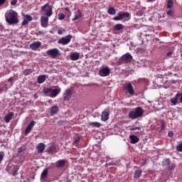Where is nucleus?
<instances>
[{"label": "nucleus", "mask_w": 182, "mask_h": 182, "mask_svg": "<svg viewBox=\"0 0 182 182\" xmlns=\"http://www.w3.org/2000/svg\"><path fill=\"white\" fill-rule=\"evenodd\" d=\"M6 22L9 25H15L19 23L18 19V13L14 10H8L5 14Z\"/></svg>", "instance_id": "f257e3e1"}, {"label": "nucleus", "mask_w": 182, "mask_h": 182, "mask_svg": "<svg viewBox=\"0 0 182 182\" xmlns=\"http://www.w3.org/2000/svg\"><path fill=\"white\" fill-rule=\"evenodd\" d=\"M117 16L113 18L114 21H122V19H124L125 18H129V16H130V14L127 12H119L117 14Z\"/></svg>", "instance_id": "0eeeda50"}, {"label": "nucleus", "mask_w": 182, "mask_h": 182, "mask_svg": "<svg viewBox=\"0 0 182 182\" xmlns=\"http://www.w3.org/2000/svg\"><path fill=\"white\" fill-rule=\"evenodd\" d=\"M6 1V0H0V6H1V5H4V4H5Z\"/></svg>", "instance_id": "de8ad7c7"}, {"label": "nucleus", "mask_w": 182, "mask_h": 182, "mask_svg": "<svg viewBox=\"0 0 182 182\" xmlns=\"http://www.w3.org/2000/svg\"><path fill=\"white\" fill-rule=\"evenodd\" d=\"M148 1V2H154V1H156V0H147Z\"/></svg>", "instance_id": "3c124183"}, {"label": "nucleus", "mask_w": 182, "mask_h": 182, "mask_svg": "<svg viewBox=\"0 0 182 182\" xmlns=\"http://www.w3.org/2000/svg\"><path fill=\"white\" fill-rule=\"evenodd\" d=\"M17 3H18V0H11V5L12 6L16 5Z\"/></svg>", "instance_id": "37998d69"}, {"label": "nucleus", "mask_w": 182, "mask_h": 182, "mask_svg": "<svg viewBox=\"0 0 182 182\" xmlns=\"http://www.w3.org/2000/svg\"><path fill=\"white\" fill-rule=\"evenodd\" d=\"M145 165H146V162H144V163H143V164H141V166H145Z\"/></svg>", "instance_id": "864d4df0"}, {"label": "nucleus", "mask_w": 182, "mask_h": 182, "mask_svg": "<svg viewBox=\"0 0 182 182\" xmlns=\"http://www.w3.org/2000/svg\"><path fill=\"white\" fill-rule=\"evenodd\" d=\"M77 14H75L74 18L72 19L73 22H75V21H77L79 18H82V12L80 11V10H77Z\"/></svg>", "instance_id": "5701e85b"}, {"label": "nucleus", "mask_w": 182, "mask_h": 182, "mask_svg": "<svg viewBox=\"0 0 182 182\" xmlns=\"http://www.w3.org/2000/svg\"><path fill=\"white\" fill-rule=\"evenodd\" d=\"M91 126H93V127H100L102 124L99 122H91Z\"/></svg>", "instance_id": "2f4dec72"}, {"label": "nucleus", "mask_w": 182, "mask_h": 182, "mask_svg": "<svg viewBox=\"0 0 182 182\" xmlns=\"http://www.w3.org/2000/svg\"><path fill=\"white\" fill-rule=\"evenodd\" d=\"M65 164H66V161L65 159L59 160L55 162V167L62 168L63 167H65Z\"/></svg>", "instance_id": "4468645a"}, {"label": "nucleus", "mask_w": 182, "mask_h": 182, "mask_svg": "<svg viewBox=\"0 0 182 182\" xmlns=\"http://www.w3.org/2000/svg\"><path fill=\"white\" fill-rule=\"evenodd\" d=\"M80 56V54L79 53H73L70 55V58L71 60H77Z\"/></svg>", "instance_id": "412c9836"}, {"label": "nucleus", "mask_w": 182, "mask_h": 182, "mask_svg": "<svg viewBox=\"0 0 182 182\" xmlns=\"http://www.w3.org/2000/svg\"><path fill=\"white\" fill-rule=\"evenodd\" d=\"M144 114V109L141 107H137L131 111L129 114V118L132 120H134V119H139V117H141Z\"/></svg>", "instance_id": "f03ea898"}, {"label": "nucleus", "mask_w": 182, "mask_h": 182, "mask_svg": "<svg viewBox=\"0 0 182 182\" xmlns=\"http://www.w3.org/2000/svg\"><path fill=\"white\" fill-rule=\"evenodd\" d=\"M173 0H168L167 3V8L168 9H171V8H173Z\"/></svg>", "instance_id": "7c9ffc66"}, {"label": "nucleus", "mask_w": 182, "mask_h": 182, "mask_svg": "<svg viewBox=\"0 0 182 182\" xmlns=\"http://www.w3.org/2000/svg\"><path fill=\"white\" fill-rule=\"evenodd\" d=\"M41 11L44 12L43 16L50 18L51 15H53V11H52V7L49 4H46L41 7Z\"/></svg>", "instance_id": "39448f33"}, {"label": "nucleus", "mask_w": 182, "mask_h": 182, "mask_svg": "<svg viewBox=\"0 0 182 182\" xmlns=\"http://www.w3.org/2000/svg\"><path fill=\"white\" fill-rule=\"evenodd\" d=\"M46 53L48 55V56H50L53 59H56L59 55H60V51L59 49L58 48H53L48 50L46 51Z\"/></svg>", "instance_id": "423d86ee"}, {"label": "nucleus", "mask_w": 182, "mask_h": 182, "mask_svg": "<svg viewBox=\"0 0 182 182\" xmlns=\"http://www.w3.org/2000/svg\"><path fill=\"white\" fill-rule=\"evenodd\" d=\"M46 77H48L46 75H39L37 78V82H38L40 85L44 83L46 80Z\"/></svg>", "instance_id": "dca6fc26"}, {"label": "nucleus", "mask_w": 182, "mask_h": 182, "mask_svg": "<svg viewBox=\"0 0 182 182\" xmlns=\"http://www.w3.org/2000/svg\"><path fill=\"white\" fill-rule=\"evenodd\" d=\"M80 139L79 138H77V139H75V142H74V143H75V144H79V141H80Z\"/></svg>", "instance_id": "49530a36"}, {"label": "nucleus", "mask_w": 182, "mask_h": 182, "mask_svg": "<svg viewBox=\"0 0 182 182\" xmlns=\"http://www.w3.org/2000/svg\"><path fill=\"white\" fill-rule=\"evenodd\" d=\"M46 177H48V168L44 169L41 173V178H43V180H45Z\"/></svg>", "instance_id": "bb28decb"}, {"label": "nucleus", "mask_w": 182, "mask_h": 182, "mask_svg": "<svg viewBox=\"0 0 182 182\" xmlns=\"http://www.w3.org/2000/svg\"><path fill=\"white\" fill-rule=\"evenodd\" d=\"M41 42L36 41L35 43H33L30 45V48L32 49V50H36L41 46Z\"/></svg>", "instance_id": "f3484780"}, {"label": "nucleus", "mask_w": 182, "mask_h": 182, "mask_svg": "<svg viewBox=\"0 0 182 182\" xmlns=\"http://www.w3.org/2000/svg\"><path fill=\"white\" fill-rule=\"evenodd\" d=\"M167 56H171V55H173V52L169 51L166 53Z\"/></svg>", "instance_id": "09e8293b"}, {"label": "nucleus", "mask_w": 182, "mask_h": 182, "mask_svg": "<svg viewBox=\"0 0 182 182\" xmlns=\"http://www.w3.org/2000/svg\"><path fill=\"white\" fill-rule=\"evenodd\" d=\"M140 127H129V130H131V132H133V130H139Z\"/></svg>", "instance_id": "58836bf2"}, {"label": "nucleus", "mask_w": 182, "mask_h": 182, "mask_svg": "<svg viewBox=\"0 0 182 182\" xmlns=\"http://www.w3.org/2000/svg\"><path fill=\"white\" fill-rule=\"evenodd\" d=\"M72 40V36H67L65 37H63L61 38L58 41V43H59L60 45H68V43H69V42H70V41Z\"/></svg>", "instance_id": "1a4fd4ad"}, {"label": "nucleus", "mask_w": 182, "mask_h": 182, "mask_svg": "<svg viewBox=\"0 0 182 182\" xmlns=\"http://www.w3.org/2000/svg\"><path fill=\"white\" fill-rule=\"evenodd\" d=\"M55 150H56V146H55V145H51L47 149L46 151L48 153H53V151H55Z\"/></svg>", "instance_id": "cd10ccee"}, {"label": "nucleus", "mask_w": 182, "mask_h": 182, "mask_svg": "<svg viewBox=\"0 0 182 182\" xmlns=\"http://www.w3.org/2000/svg\"><path fill=\"white\" fill-rule=\"evenodd\" d=\"M177 102H178V97L176 95L175 97L171 99V103H172L173 106H176V105H177Z\"/></svg>", "instance_id": "a878e982"}, {"label": "nucleus", "mask_w": 182, "mask_h": 182, "mask_svg": "<svg viewBox=\"0 0 182 182\" xmlns=\"http://www.w3.org/2000/svg\"><path fill=\"white\" fill-rule=\"evenodd\" d=\"M99 75L100 76H102V77L109 76L110 75V68L108 67L101 68L99 71Z\"/></svg>", "instance_id": "9d476101"}, {"label": "nucleus", "mask_w": 182, "mask_h": 182, "mask_svg": "<svg viewBox=\"0 0 182 182\" xmlns=\"http://www.w3.org/2000/svg\"><path fill=\"white\" fill-rule=\"evenodd\" d=\"M34 97H35L36 99H38V95H34Z\"/></svg>", "instance_id": "5fc2aeb1"}, {"label": "nucleus", "mask_w": 182, "mask_h": 182, "mask_svg": "<svg viewBox=\"0 0 182 182\" xmlns=\"http://www.w3.org/2000/svg\"><path fill=\"white\" fill-rule=\"evenodd\" d=\"M4 157H5V154L4 152H0V164L2 163V160H4Z\"/></svg>", "instance_id": "4c0bfd02"}, {"label": "nucleus", "mask_w": 182, "mask_h": 182, "mask_svg": "<svg viewBox=\"0 0 182 182\" xmlns=\"http://www.w3.org/2000/svg\"><path fill=\"white\" fill-rule=\"evenodd\" d=\"M65 32V30H58V35H62Z\"/></svg>", "instance_id": "a18cd8bd"}, {"label": "nucleus", "mask_w": 182, "mask_h": 182, "mask_svg": "<svg viewBox=\"0 0 182 182\" xmlns=\"http://www.w3.org/2000/svg\"><path fill=\"white\" fill-rule=\"evenodd\" d=\"M132 59L133 56H132V54L127 53L119 59L118 63H119V65H122V63H129V62H132Z\"/></svg>", "instance_id": "20e7f679"}, {"label": "nucleus", "mask_w": 182, "mask_h": 182, "mask_svg": "<svg viewBox=\"0 0 182 182\" xmlns=\"http://www.w3.org/2000/svg\"><path fill=\"white\" fill-rule=\"evenodd\" d=\"M48 23H49V17L46 16H42L41 17V25L42 28H48Z\"/></svg>", "instance_id": "9b49d317"}, {"label": "nucleus", "mask_w": 182, "mask_h": 182, "mask_svg": "<svg viewBox=\"0 0 182 182\" xmlns=\"http://www.w3.org/2000/svg\"><path fill=\"white\" fill-rule=\"evenodd\" d=\"M124 26L122 24L118 23L114 26V30L115 31H122L123 29Z\"/></svg>", "instance_id": "c85d7f7f"}, {"label": "nucleus", "mask_w": 182, "mask_h": 182, "mask_svg": "<svg viewBox=\"0 0 182 182\" xmlns=\"http://www.w3.org/2000/svg\"><path fill=\"white\" fill-rule=\"evenodd\" d=\"M129 143L131 144H136V143H139V137H137V136L136 135H130L129 136Z\"/></svg>", "instance_id": "2eb2a0df"}, {"label": "nucleus", "mask_w": 182, "mask_h": 182, "mask_svg": "<svg viewBox=\"0 0 182 182\" xmlns=\"http://www.w3.org/2000/svg\"><path fill=\"white\" fill-rule=\"evenodd\" d=\"M176 150L178 151L182 152V142H181L177 146Z\"/></svg>", "instance_id": "f704fd0d"}, {"label": "nucleus", "mask_w": 182, "mask_h": 182, "mask_svg": "<svg viewBox=\"0 0 182 182\" xmlns=\"http://www.w3.org/2000/svg\"><path fill=\"white\" fill-rule=\"evenodd\" d=\"M25 150V146H21L18 148V153H22V151H24Z\"/></svg>", "instance_id": "79ce46f5"}, {"label": "nucleus", "mask_w": 182, "mask_h": 182, "mask_svg": "<svg viewBox=\"0 0 182 182\" xmlns=\"http://www.w3.org/2000/svg\"><path fill=\"white\" fill-rule=\"evenodd\" d=\"M141 173H142L141 170L140 169L136 170L134 175V178H140V176H141Z\"/></svg>", "instance_id": "393cba45"}, {"label": "nucleus", "mask_w": 182, "mask_h": 182, "mask_svg": "<svg viewBox=\"0 0 182 182\" xmlns=\"http://www.w3.org/2000/svg\"><path fill=\"white\" fill-rule=\"evenodd\" d=\"M109 112H103L101 115V119L102 122H107V120H109Z\"/></svg>", "instance_id": "6ab92c4d"}, {"label": "nucleus", "mask_w": 182, "mask_h": 182, "mask_svg": "<svg viewBox=\"0 0 182 182\" xmlns=\"http://www.w3.org/2000/svg\"><path fill=\"white\" fill-rule=\"evenodd\" d=\"M13 176H16V171H14V172L13 173Z\"/></svg>", "instance_id": "603ef678"}, {"label": "nucleus", "mask_w": 182, "mask_h": 182, "mask_svg": "<svg viewBox=\"0 0 182 182\" xmlns=\"http://www.w3.org/2000/svg\"><path fill=\"white\" fill-rule=\"evenodd\" d=\"M125 90H127L129 95H131L132 96L134 95V88L130 82L125 85Z\"/></svg>", "instance_id": "f8f14e48"}, {"label": "nucleus", "mask_w": 182, "mask_h": 182, "mask_svg": "<svg viewBox=\"0 0 182 182\" xmlns=\"http://www.w3.org/2000/svg\"><path fill=\"white\" fill-rule=\"evenodd\" d=\"M8 82H14V77H11L9 78Z\"/></svg>", "instance_id": "8fccbe9b"}, {"label": "nucleus", "mask_w": 182, "mask_h": 182, "mask_svg": "<svg viewBox=\"0 0 182 182\" xmlns=\"http://www.w3.org/2000/svg\"><path fill=\"white\" fill-rule=\"evenodd\" d=\"M33 124H35V121H31L30 124L27 126L26 130H25V134L26 136L29 134L31 133V131L32 130L33 127Z\"/></svg>", "instance_id": "ddd939ff"}, {"label": "nucleus", "mask_w": 182, "mask_h": 182, "mask_svg": "<svg viewBox=\"0 0 182 182\" xmlns=\"http://www.w3.org/2000/svg\"><path fill=\"white\" fill-rule=\"evenodd\" d=\"M43 93L46 96H50V97L55 98L59 93H60V88L52 89V88H45L43 90Z\"/></svg>", "instance_id": "7ed1b4c3"}, {"label": "nucleus", "mask_w": 182, "mask_h": 182, "mask_svg": "<svg viewBox=\"0 0 182 182\" xmlns=\"http://www.w3.org/2000/svg\"><path fill=\"white\" fill-rule=\"evenodd\" d=\"M59 112V107L58 106H53L50 109V114L51 116H53L54 114H56Z\"/></svg>", "instance_id": "4be33fe9"}, {"label": "nucleus", "mask_w": 182, "mask_h": 182, "mask_svg": "<svg viewBox=\"0 0 182 182\" xmlns=\"http://www.w3.org/2000/svg\"><path fill=\"white\" fill-rule=\"evenodd\" d=\"M14 117V112H9L4 117V121L6 123H9L11 120H12V118Z\"/></svg>", "instance_id": "a211bd4d"}, {"label": "nucleus", "mask_w": 182, "mask_h": 182, "mask_svg": "<svg viewBox=\"0 0 182 182\" xmlns=\"http://www.w3.org/2000/svg\"><path fill=\"white\" fill-rule=\"evenodd\" d=\"M38 153H43V150H45V144L40 143L37 146Z\"/></svg>", "instance_id": "aec40b11"}, {"label": "nucleus", "mask_w": 182, "mask_h": 182, "mask_svg": "<svg viewBox=\"0 0 182 182\" xmlns=\"http://www.w3.org/2000/svg\"><path fill=\"white\" fill-rule=\"evenodd\" d=\"M163 167H166V166H170V159H165L162 161Z\"/></svg>", "instance_id": "c756f323"}, {"label": "nucleus", "mask_w": 182, "mask_h": 182, "mask_svg": "<svg viewBox=\"0 0 182 182\" xmlns=\"http://www.w3.org/2000/svg\"><path fill=\"white\" fill-rule=\"evenodd\" d=\"M168 137H173L174 136V134L173 133V132H169L168 133Z\"/></svg>", "instance_id": "c03bdc74"}, {"label": "nucleus", "mask_w": 182, "mask_h": 182, "mask_svg": "<svg viewBox=\"0 0 182 182\" xmlns=\"http://www.w3.org/2000/svg\"><path fill=\"white\" fill-rule=\"evenodd\" d=\"M175 167H176V164H169L168 170L170 171H173L174 170Z\"/></svg>", "instance_id": "473e14b6"}, {"label": "nucleus", "mask_w": 182, "mask_h": 182, "mask_svg": "<svg viewBox=\"0 0 182 182\" xmlns=\"http://www.w3.org/2000/svg\"><path fill=\"white\" fill-rule=\"evenodd\" d=\"M4 86H5V87H6V89H8V87H6V85H5Z\"/></svg>", "instance_id": "6e6d98bb"}, {"label": "nucleus", "mask_w": 182, "mask_h": 182, "mask_svg": "<svg viewBox=\"0 0 182 182\" xmlns=\"http://www.w3.org/2000/svg\"><path fill=\"white\" fill-rule=\"evenodd\" d=\"M58 19L59 21H63V19H65V14H63V13L59 14Z\"/></svg>", "instance_id": "72a5a7b5"}, {"label": "nucleus", "mask_w": 182, "mask_h": 182, "mask_svg": "<svg viewBox=\"0 0 182 182\" xmlns=\"http://www.w3.org/2000/svg\"><path fill=\"white\" fill-rule=\"evenodd\" d=\"M166 14L168 16H174V11L173 10H169Z\"/></svg>", "instance_id": "e433bc0d"}, {"label": "nucleus", "mask_w": 182, "mask_h": 182, "mask_svg": "<svg viewBox=\"0 0 182 182\" xmlns=\"http://www.w3.org/2000/svg\"><path fill=\"white\" fill-rule=\"evenodd\" d=\"M176 95L178 96V97H181L180 102L182 103V92H178V94H176Z\"/></svg>", "instance_id": "a19ab883"}, {"label": "nucleus", "mask_w": 182, "mask_h": 182, "mask_svg": "<svg viewBox=\"0 0 182 182\" xmlns=\"http://www.w3.org/2000/svg\"><path fill=\"white\" fill-rule=\"evenodd\" d=\"M107 14H109V15H116V9L109 7L107 10Z\"/></svg>", "instance_id": "b1692460"}, {"label": "nucleus", "mask_w": 182, "mask_h": 182, "mask_svg": "<svg viewBox=\"0 0 182 182\" xmlns=\"http://www.w3.org/2000/svg\"><path fill=\"white\" fill-rule=\"evenodd\" d=\"M29 23V22L26 20V19H24L22 23H21V26H25L26 25H28Z\"/></svg>", "instance_id": "ea45409f"}, {"label": "nucleus", "mask_w": 182, "mask_h": 182, "mask_svg": "<svg viewBox=\"0 0 182 182\" xmlns=\"http://www.w3.org/2000/svg\"><path fill=\"white\" fill-rule=\"evenodd\" d=\"M73 95V89L70 88L66 90L65 93L63 94V100L66 101L70 100Z\"/></svg>", "instance_id": "6e6552de"}, {"label": "nucleus", "mask_w": 182, "mask_h": 182, "mask_svg": "<svg viewBox=\"0 0 182 182\" xmlns=\"http://www.w3.org/2000/svg\"><path fill=\"white\" fill-rule=\"evenodd\" d=\"M26 21H28V22H32V17L30 15H26L25 16Z\"/></svg>", "instance_id": "c9c22d12"}]
</instances>
